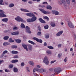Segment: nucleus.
Instances as JSON below:
<instances>
[{
  "label": "nucleus",
  "mask_w": 76,
  "mask_h": 76,
  "mask_svg": "<svg viewBox=\"0 0 76 76\" xmlns=\"http://www.w3.org/2000/svg\"><path fill=\"white\" fill-rule=\"evenodd\" d=\"M62 71V70H61V68L60 67L56 68L54 69V75H57V74H58Z\"/></svg>",
  "instance_id": "nucleus-1"
},
{
  "label": "nucleus",
  "mask_w": 76,
  "mask_h": 76,
  "mask_svg": "<svg viewBox=\"0 0 76 76\" xmlns=\"http://www.w3.org/2000/svg\"><path fill=\"white\" fill-rule=\"evenodd\" d=\"M15 19L18 21V22H25V21L23 20L22 18H21L19 16H17L15 18Z\"/></svg>",
  "instance_id": "nucleus-2"
},
{
  "label": "nucleus",
  "mask_w": 76,
  "mask_h": 76,
  "mask_svg": "<svg viewBox=\"0 0 76 76\" xmlns=\"http://www.w3.org/2000/svg\"><path fill=\"white\" fill-rule=\"evenodd\" d=\"M43 63H45L47 65H48L49 64V61L48 60V57L47 56H45L43 60Z\"/></svg>",
  "instance_id": "nucleus-3"
},
{
  "label": "nucleus",
  "mask_w": 76,
  "mask_h": 76,
  "mask_svg": "<svg viewBox=\"0 0 76 76\" xmlns=\"http://www.w3.org/2000/svg\"><path fill=\"white\" fill-rule=\"evenodd\" d=\"M0 17H6V15L4 14V11L1 10H0Z\"/></svg>",
  "instance_id": "nucleus-4"
},
{
  "label": "nucleus",
  "mask_w": 76,
  "mask_h": 76,
  "mask_svg": "<svg viewBox=\"0 0 76 76\" xmlns=\"http://www.w3.org/2000/svg\"><path fill=\"white\" fill-rule=\"evenodd\" d=\"M37 71L39 73H44V72H46V70L45 69L42 68L38 69Z\"/></svg>",
  "instance_id": "nucleus-5"
},
{
  "label": "nucleus",
  "mask_w": 76,
  "mask_h": 76,
  "mask_svg": "<svg viewBox=\"0 0 76 76\" xmlns=\"http://www.w3.org/2000/svg\"><path fill=\"white\" fill-rule=\"evenodd\" d=\"M33 39L34 40H35L37 41V42H40V43H42V40L39 39H38V38H37L36 37H33Z\"/></svg>",
  "instance_id": "nucleus-6"
},
{
  "label": "nucleus",
  "mask_w": 76,
  "mask_h": 76,
  "mask_svg": "<svg viewBox=\"0 0 76 76\" xmlns=\"http://www.w3.org/2000/svg\"><path fill=\"white\" fill-rule=\"evenodd\" d=\"M68 26H69L70 28H74V26H73V25L71 22V21H69L68 22Z\"/></svg>",
  "instance_id": "nucleus-7"
},
{
  "label": "nucleus",
  "mask_w": 76,
  "mask_h": 76,
  "mask_svg": "<svg viewBox=\"0 0 76 76\" xmlns=\"http://www.w3.org/2000/svg\"><path fill=\"white\" fill-rule=\"evenodd\" d=\"M26 32H27L28 33H29V34L31 33V32L30 31V28L28 27V26H26Z\"/></svg>",
  "instance_id": "nucleus-8"
},
{
  "label": "nucleus",
  "mask_w": 76,
  "mask_h": 76,
  "mask_svg": "<svg viewBox=\"0 0 76 76\" xmlns=\"http://www.w3.org/2000/svg\"><path fill=\"white\" fill-rule=\"evenodd\" d=\"M50 25L52 27H55L56 26V23L54 21H51L50 22Z\"/></svg>",
  "instance_id": "nucleus-9"
},
{
  "label": "nucleus",
  "mask_w": 76,
  "mask_h": 76,
  "mask_svg": "<svg viewBox=\"0 0 76 76\" xmlns=\"http://www.w3.org/2000/svg\"><path fill=\"white\" fill-rule=\"evenodd\" d=\"M31 21L32 22H34L37 20V17H35V15H34V16H33L31 19Z\"/></svg>",
  "instance_id": "nucleus-10"
},
{
  "label": "nucleus",
  "mask_w": 76,
  "mask_h": 76,
  "mask_svg": "<svg viewBox=\"0 0 76 76\" xmlns=\"http://www.w3.org/2000/svg\"><path fill=\"white\" fill-rule=\"evenodd\" d=\"M26 15L28 16H29V17H32L33 16H34V14L33 13L30 12L26 14Z\"/></svg>",
  "instance_id": "nucleus-11"
},
{
  "label": "nucleus",
  "mask_w": 76,
  "mask_h": 76,
  "mask_svg": "<svg viewBox=\"0 0 76 76\" xmlns=\"http://www.w3.org/2000/svg\"><path fill=\"white\" fill-rule=\"evenodd\" d=\"M52 13L53 14H54L55 15H58L59 12L56 11H52Z\"/></svg>",
  "instance_id": "nucleus-12"
},
{
  "label": "nucleus",
  "mask_w": 76,
  "mask_h": 76,
  "mask_svg": "<svg viewBox=\"0 0 76 76\" xmlns=\"http://www.w3.org/2000/svg\"><path fill=\"white\" fill-rule=\"evenodd\" d=\"M11 34L13 35H19V31H18L16 32H12Z\"/></svg>",
  "instance_id": "nucleus-13"
},
{
  "label": "nucleus",
  "mask_w": 76,
  "mask_h": 76,
  "mask_svg": "<svg viewBox=\"0 0 76 76\" xmlns=\"http://www.w3.org/2000/svg\"><path fill=\"white\" fill-rule=\"evenodd\" d=\"M63 31H60L59 32L56 34V35L57 37H59L62 34H63Z\"/></svg>",
  "instance_id": "nucleus-14"
},
{
  "label": "nucleus",
  "mask_w": 76,
  "mask_h": 76,
  "mask_svg": "<svg viewBox=\"0 0 76 76\" xmlns=\"http://www.w3.org/2000/svg\"><path fill=\"white\" fill-rule=\"evenodd\" d=\"M28 50L30 51H32V46L31 45H28Z\"/></svg>",
  "instance_id": "nucleus-15"
},
{
  "label": "nucleus",
  "mask_w": 76,
  "mask_h": 76,
  "mask_svg": "<svg viewBox=\"0 0 76 76\" xmlns=\"http://www.w3.org/2000/svg\"><path fill=\"white\" fill-rule=\"evenodd\" d=\"M30 65H31L32 66H34V62L32 61H30L28 62V63Z\"/></svg>",
  "instance_id": "nucleus-16"
},
{
  "label": "nucleus",
  "mask_w": 76,
  "mask_h": 76,
  "mask_svg": "<svg viewBox=\"0 0 76 76\" xmlns=\"http://www.w3.org/2000/svg\"><path fill=\"white\" fill-rule=\"evenodd\" d=\"M23 47V48L26 50V51H28V49L27 48V46L26 45H25V44L22 45Z\"/></svg>",
  "instance_id": "nucleus-17"
},
{
  "label": "nucleus",
  "mask_w": 76,
  "mask_h": 76,
  "mask_svg": "<svg viewBox=\"0 0 76 76\" xmlns=\"http://www.w3.org/2000/svg\"><path fill=\"white\" fill-rule=\"evenodd\" d=\"M39 21L41 23H45V21L44 20H43L41 18H40L39 19Z\"/></svg>",
  "instance_id": "nucleus-18"
},
{
  "label": "nucleus",
  "mask_w": 76,
  "mask_h": 76,
  "mask_svg": "<svg viewBox=\"0 0 76 76\" xmlns=\"http://www.w3.org/2000/svg\"><path fill=\"white\" fill-rule=\"evenodd\" d=\"M20 10H21V11H23V12H29V11L26 9H21Z\"/></svg>",
  "instance_id": "nucleus-19"
},
{
  "label": "nucleus",
  "mask_w": 76,
  "mask_h": 76,
  "mask_svg": "<svg viewBox=\"0 0 76 76\" xmlns=\"http://www.w3.org/2000/svg\"><path fill=\"white\" fill-rule=\"evenodd\" d=\"M39 10L41 11L44 14H47V11L42 9H39Z\"/></svg>",
  "instance_id": "nucleus-20"
},
{
  "label": "nucleus",
  "mask_w": 76,
  "mask_h": 76,
  "mask_svg": "<svg viewBox=\"0 0 76 76\" xmlns=\"http://www.w3.org/2000/svg\"><path fill=\"white\" fill-rule=\"evenodd\" d=\"M11 53L13 54H18V51L13 50L12 51Z\"/></svg>",
  "instance_id": "nucleus-21"
},
{
  "label": "nucleus",
  "mask_w": 76,
  "mask_h": 76,
  "mask_svg": "<svg viewBox=\"0 0 76 76\" xmlns=\"http://www.w3.org/2000/svg\"><path fill=\"white\" fill-rule=\"evenodd\" d=\"M10 45V43L7 42H4L3 44V45L4 46H6L7 45Z\"/></svg>",
  "instance_id": "nucleus-22"
},
{
  "label": "nucleus",
  "mask_w": 76,
  "mask_h": 76,
  "mask_svg": "<svg viewBox=\"0 0 76 76\" xmlns=\"http://www.w3.org/2000/svg\"><path fill=\"white\" fill-rule=\"evenodd\" d=\"M11 62L12 63H17V62H18V60L17 59L13 60Z\"/></svg>",
  "instance_id": "nucleus-23"
},
{
  "label": "nucleus",
  "mask_w": 76,
  "mask_h": 76,
  "mask_svg": "<svg viewBox=\"0 0 76 76\" xmlns=\"http://www.w3.org/2000/svg\"><path fill=\"white\" fill-rule=\"evenodd\" d=\"M8 20H9L8 18H4L2 19L3 22H7Z\"/></svg>",
  "instance_id": "nucleus-24"
},
{
  "label": "nucleus",
  "mask_w": 76,
  "mask_h": 76,
  "mask_svg": "<svg viewBox=\"0 0 76 76\" xmlns=\"http://www.w3.org/2000/svg\"><path fill=\"white\" fill-rule=\"evenodd\" d=\"M15 41L17 43H20L21 42V40L20 39H15Z\"/></svg>",
  "instance_id": "nucleus-25"
},
{
  "label": "nucleus",
  "mask_w": 76,
  "mask_h": 76,
  "mask_svg": "<svg viewBox=\"0 0 76 76\" xmlns=\"http://www.w3.org/2000/svg\"><path fill=\"white\" fill-rule=\"evenodd\" d=\"M47 8L48 9H49V10H52V7L50 5L48 6L47 7Z\"/></svg>",
  "instance_id": "nucleus-26"
},
{
  "label": "nucleus",
  "mask_w": 76,
  "mask_h": 76,
  "mask_svg": "<svg viewBox=\"0 0 76 76\" xmlns=\"http://www.w3.org/2000/svg\"><path fill=\"white\" fill-rule=\"evenodd\" d=\"M46 52L48 55H49V54H51V52L50 50H47Z\"/></svg>",
  "instance_id": "nucleus-27"
},
{
  "label": "nucleus",
  "mask_w": 76,
  "mask_h": 76,
  "mask_svg": "<svg viewBox=\"0 0 76 76\" xmlns=\"http://www.w3.org/2000/svg\"><path fill=\"white\" fill-rule=\"evenodd\" d=\"M28 42H29V43H30V44H33V45H35V43L30 40H29L28 41Z\"/></svg>",
  "instance_id": "nucleus-28"
},
{
  "label": "nucleus",
  "mask_w": 76,
  "mask_h": 76,
  "mask_svg": "<svg viewBox=\"0 0 76 76\" xmlns=\"http://www.w3.org/2000/svg\"><path fill=\"white\" fill-rule=\"evenodd\" d=\"M61 1L62 3V4H66V1L64 0H60Z\"/></svg>",
  "instance_id": "nucleus-29"
},
{
  "label": "nucleus",
  "mask_w": 76,
  "mask_h": 76,
  "mask_svg": "<svg viewBox=\"0 0 76 76\" xmlns=\"http://www.w3.org/2000/svg\"><path fill=\"white\" fill-rule=\"evenodd\" d=\"M9 36H5L4 37V40H7L8 39H9Z\"/></svg>",
  "instance_id": "nucleus-30"
},
{
  "label": "nucleus",
  "mask_w": 76,
  "mask_h": 76,
  "mask_svg": "<svg viewBox=\"0 0 76 76\" xmlns=\"http://www.w3.org/2000/svg\"><path fill=\"white\" fill-rule=\"evenodd\" d=\"M14 71L15 72H18V69L15 68L14 69Z\"/></svg>",
  "instance_id": "nucleus-31"
},
{
  "label": "nucleus",
  "mask_w": 76,
  "mask_h": 76,
  "mask_svg": "<svg viewBox=\"0 0 76 76\" xmlns=\"http://www.w3.org/2000/svg\"><path fill=\"white\" fill-rule=\"evenodd\" d=\"M9 42H14V40H12V38H10L9 39Z\"/></svg>",
  "instance_id": "nucleus-32"
},
{
  "label": "nucleus",
  "mask_w": 76,
  "mask_h": 76,
  "mask_svg": "<svg viewBox=\"0 0 76 76\" xmlns=\"http://www.w3.org/2000/svg\"><path fill=\"white\" fill-rule=\"evenodd\" d=\"M3 0H0V4H1V5H4V4L3 3Z\"/></svg>",
  "instance_id": "nucleus-33"
},
{
  "label": "nucleus",
  "mask_w": 76,
  "mask_h": 76,
  "mask_svg": "<svg viewBox=\"0 0 76 76\" xmlns=\"http://www.w3.org/2000/svg\"><path fill=\"white\" fill-rule=\"evenodd\" d=\"M27 21L28 22H32V20L30 18L28 19H27Z\"/></svg>",
  "instance_id": "nucleus-34"
},
{
  "label": "nucleus",
  "mask_w": 76,
  "mask_h": 76,
  "mask_svg": "<svg viewBox=\"0 0 76 76\" xmlns=\"http://www.w3.org/2000/svg\"><path fill=\"white\" fill-rule=\"evenodd\" d=\"M66 1L68 4H70V0H66Z\"/></svg>",
  "instance_id": "nucleus-35"
},
{
  "label": "nucleus",
  "mask_w": 76,
  "mask_h": 76,
  "mask_svg": "<svg viewBox=\"0 0 76 76\" xmlns=\"http://www.w3.org/2000/svg\"><path fill=\"white\" fill-rule=\"evenodd\" d=\"M21 26L22 28H25V26H24V24L21 23Z\"/></svg>",
  "instance_id": "nucleus-36"
},
{
  "label": "nucleus",
  "mask_w": 76,
  "mask_h": 76,
  "mask_svg": "<svg viewBox=\"0 0 76 76\" xmlns=\"http://www.w3.org/2000/svg\"><path fill=\"white\" fill-rule=\"evenodd\" d=\"M48 48L49 49H54V48L51 46H48Z\"/></svg>",
  "instance_id": "nucleus-37"
},
{
  "label": "nucleus",
  "mask_w": 76,
  "mask_h": 76,
  "mask_svg": "<svg viewBox=\"0 0 76 76\" xmlns=\"http://www.w3.org/2000/svg\"><path fill=\"white\" fill-rule=\"evenodd\" d=\"M13 6H14V4H11L9 5L10 7H13Z\"/></svg>",
  "instance_id": "nucleus-38"
},
{
  "label": "nucleus",
  "mask_w": 76,
  "mask_h": 76,
  "mask_svg": "<svg viewBox=\"0 0 76 76\" xmlns=\"http://www.w3.org/2000/svg\"><path fill=\"white\" fill-rule=\"evenodd\" d=\"M44 28H45V29H47L48 28V25H47L44 26Z\"/></svg>",
  "instance_id": "nucleus-39"
},
{
  "label": "nucleus",
  "mask_w": 76,
  "mask_h": 76,
  "mask_svg": "<svg viewBox=\"0 0 76 76\" xmlns=\"http://www.w3.org/2000/svg\"><path fill=\"white\" fill-rule=\"evenodd\" d=\"M14 58H19V56L18 55H15L13 57Z\"/></svg>",
  "instance_id": "nucleus-40"
},
{
  "label": "nucleus",
  "mask_w": 76,
  "mask_h": 76,
  "mask_svg": "<svg viewBox=\"0 0 76 76\" xmlns=\"http://www.w3.org/2000/svg\"><path fill=\"white\" fill-rule=\"evenodd\" d=\"M26 70L28 72H30V70L29 69L28 67H26Z\"/></svg>",
  "instance_id": "nucleus-41"
},
{
  "label": "nucleus",
  "mask_w": 76,
  "mask_h": 76,
  "mask_svg": "<svg viewBox=\"0 0 76 76\" xmlns=\"http://www.w3.org/2000/svg\"><path fill=\"white\" fill-rule=\"evenodd\" d=\"M38 30H39V31H41V27H40V26H38Z\"/></svg>",
  "instance_id": "nucleus-42"
},
{
  "label": "nucleus",
  "mask_w": 76,
  "mask_h": 76,
  "mask_svg": "<svg viewBox=\"0 0 76 76\" xmlns=\"http://www.w3.org/2000/svg\"><path fill=\"white\" fill-rule=\"evenodd\" d=\"M18 29V27H15L13 28V30H14V31H16V30H17V29Z\"/></svg>",
  "instance_id": "nucleus-43"
},
{
  "label": "nucleus",
  "mask_w": 76,
  "mask_h": 76,
  "mask_svg": "<svg viewBox=\"0 0 76 76\" xmlns=\"http://www.w3.org/2000/svg\"><path fill=\"white\" fill-rule=\"evenodd\" d=\"M17 47V46L16 45H12V48H16Z\"/></svg>",
  "instance_id": "nucleus-44"
},
{
  "label": "nucleus",
  "mask_w": 76,
  "mask_h": 76,
  "mask_svg": "<svg viewBox=\"0 0 76 76\" xmlns=\"http://www.w3.org/2000/svg\"><path fill=\"white\" fill-rule=\"evenodd\" d=\"M8 52L7 50H5L3 53V54H6V53H7Z\"/></svg>",
  "instance_id": "nucleus-45"
},
{
  "label": "nucleus",
  "mask_w": 76,
  "mask_h": 76,
  "mask_svg": "<svg viewBox=\"0 0 76 76\" xmlns=\"http://www.w3.org/2000/svg\"><path fill=\"white\" fill-rule=\"evenodd\" d=\"M56 61V60L54 61H52L50 62V63L51 64H53V63H55V62Z\"/></svg>",
  "instance_id": "nucleus-46"
},
{
  "label": "nucleus",
  "mask_w": 76,
  "mask_h": 76,
  "mask_svg": "<svg viewBox=\"0 0 76 76\" xmlns=\"http://www.w3.org/2000/svg\"><path fill=\"white\" fill-rule=\"evenodd\" d=\"M41 35V32H38L37 34V35Z\"/></svg>",
  "instance_id": "nucleus-47"
},
{
  "label": "nucleus",
  "mask_w": 76,
  "mask_h": 76,
  "mask_svg": "<svg viewBox=\"0 0 76 76\" xmlns=\"http://www.w3.org/2000/svg\"><path fill=\"white\" fill-rule=\"evenodd\" d=\"M45 38H49V35H48V34L46 35H45Z\"/></svg>",
  "instance_id": "nucleus-48"
},
{
  "label": "nucleus",
  "mask_w": 76,
  "mask_h": 76,
  "mask_svg": "<svg viewBox=\"0 0 76 76\" xmlns=\"http://www.w3.org/2000/svg\"><path fill=\"white\" fill-rule=\"evenodd\" d=\"M13 67V65L11 64L9 65V67L10 68H12Z\"/></svg>",
  "instance_id": "nucleus-49"
},
{
  "label": "nucleus",
  "mask_w": 76,
  "mask_h": 76,
  "mask_svg": "<svg viewBox=\"0 0 76 76\" xmlns=\"http://www.w3.org/2000/svg\"><path fill=\"white\" fill-rule=\"evenodd\" d=\"M45 19H47V20H49V18L48 17L45 16L44 17Z\"/></svg>",
  "instance_id": "nucleus-50"
},
{
  "label": "nucleus",
  "mask_w": 76,
  "mask_h": 76,
  "mask_svg": "<svg viewBox=\"0 0 76 76\" xmlns=\"http://www.w3.org/2000/svg\"><path fill=\"white\" fill-rule=\"evenodd\" d=\"M38 69H36L35 68H34V69H33V72L34 73L35 72H36V71H37V70Z\"/></svg>",
  "instance_id": "nucleus-51"
},
{
  "label": "nucleus",
  "mask_w": 76,
  "mask_h": 76,
  "mask_svg": "<svg viewBox=\"0 0 76 76\" xmlns=\"http://www.w3.org/2000/svg\"><path fill=\"white\" fill-rule=\"evenodd\" d=\"M21 66H25V64L24 63H22L21 64Z\"/></svg>",
  "instance_id": "nucleus-52"
},
{
  "label": "nucleus",
  "mask_w": 76,
  "mask_h": 76,
  "mask_svg": "<svg viewBox=\"0 0 76 76\" xmlns=\"http://www.w3.org/2000/svg\"><path fill=\"white\" fill-rule=\"evenodd\" d=\"M36 67H37V68H39V69L41 67V66L39 65H37L36 66Z\"/></svg>",
  "instance_id": "nucleus-53"
},
{
  "label": "nucleus",
  "mask_w": 76,
  "mask_h": 76,
  "mask_svg": "<svg viewBox=\"0 0 76 76\" xmlns=\"http://www.w3.org/2000/svg\"><path fill=\"white\" fill-rule=\"evenodd\" d=\"M64 61L65 63H66V62L67 61V57H66L64 59Z\"/></svg>",
  "instance_id": "nucleus-54"
},
{
  "label": "nucleus",
  "mask_w": 76,
  "mask_h": 76,
  "mask_svg": "<svg viewBox=\"0 0 76 76\" xmlns=\"http://www.w3.org/2000/svg\"><path fill=\"white\" fill-rule=\"evenodd\" d=\"M5 71L6 72H10V71L7 70V69H5Z\"/></svg>",
  "instance_id": "nucleus-55"
},
{
  "label": "nucleus",
  "mask_w": 76,
  "mask_h": 76,
  "mask_svg": "<svg viewBox=\"0 0 76 76\" xmlns=\"http://www.w3.org/2000/svg\"><path fill=\"white\" fill-rule=\"evenodd\" d=\"M58 3L59 4H62V3L60 1H58Z\"/></svg>",
  "instance_id": "nucleus-56"
},
{
  "label": "nucleus",
  "mask_w": 76,
  "mask_h": 76,
  "mask_svg": "<svg viewBox=\"0 0 76 76\" xmlns=\"http://www.w3.org/2000/svg\"><path fill=\"white\" fill-rule=\"evenodd\" d=\"M51 12L50 11H46V14H50Z\"/></svg>",
  "instance_id": "nucleus-57"
},
{
  "label": "nucleus",
  "mask_w": 76,
  "mask_h": 76,
  "mask_svg": "<svg viewBox=\"0 0 76 76\" xmlns=\"http://www.w3.org/2000/svg\"><path fill=\"white\" fill-rule=\"evenodd\" d=\"M47 43H46V42H45L44 44V46H47Z\"/></svg>",
  "instance_id": "nucleus-58"
},
{
  "label": "nucleus",
  "mask_w": 76,
  "mask_h": 76,
  "mask_svg": "<svg viewBox=\"0 0 76 76\" xmlns=\"http://www.w3.org/2000/svg\"><path fill=\"white\" fill-rule=\"evenodd\" d=\"M58 47L59 48H60V47H61V44H59L58 45Z\"/></svg>",
  "instance_id": "nucleus-59"
},
{
  "label": "nucleus",
  "mask_w": 76,
  "mask_h": 76,
  "mask_svg": "<svg viewBox=\"0 0 76 76\" xmlns=\"http://www.w3.org/2000/svg\"><path fill=\"white\" fill-rule=\"evenodd\" d=\"M33 74L34 75V76H36V75H37V74L36 73H35V72H33Z\"/></svg>",
  "instance_id": "nucleus-60"
},
{
  "label": "nucleus",
  "mask_w": 76,
  "mask_h": 76,
  "mask_svg": "<svg viewBox=\"0 0 76 76\" xmlns=\"http://www.w3.org/2000/svg\"><path fill=\"white\" fill-rule=\"evenodd\" d=\"M43 4H47V3L46 2H45L43 3Z\"/></svg>",
  "instance_id": "nucleus-61"
},
{
  "label": "nucleus",
  "mask_w": 76,
  "mask_h": 76,
  "mask_svg": "<svg viewBox=\"0 0 76 76\" xmlns=\"http://www.w3.org/2000/svg\"><path fill=\"white\" fill-rule=\"evenodd\" d=\"M28 3L29 4H32L33 3L32 1H29Z\"/></svg>",
  "instance_id": "nucleus-62"
},
{
  "label": "nucleus",
  "mask_w": 76,
  "mask_h": 76,
  "mask_svg": "<svg viewBox=\"0 0 76 76\" xmlns=\"http://www.w3.org/2000/svg\"><path fill=\"white\" fill-rule=\"evenodd\" d=\"M74 39H76V35H74Z\"/></svg>",
  "instance_id": "nucleus-63"
},
{
  "label": "nucleus",
  "mask_w": 76,
  "mask_h": 76,
  "mask_svg": "<svg viewBox=\"0 0 76 76\" xmlns=\"http://www.w3.org/2000/svg\"><path fill=\"white\" fill-rule=\"evenodd\" d=\"M58 57L59 58H60V57H61V55H60V54H58Z\"/></svg>",
  "instance_id": "nucleus-64"
}]
</instances>
